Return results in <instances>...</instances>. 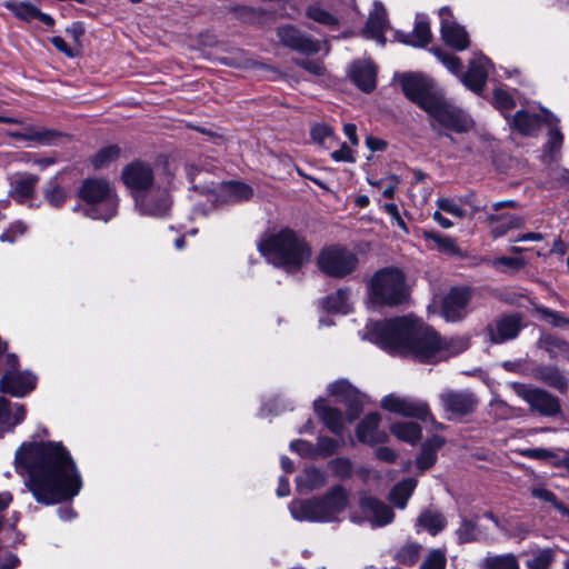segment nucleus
<instances>
[{
  "instance_id": "nucleus-1",
  "label": "nucleus",
  "mask_w": 569,
  "mask_h": 569,
  "mask_svg": "<svg viewBox=\"0 0 569 569\" xmlns=\"http://www.w3.org/2000/svg\"><path fill=\"white\" fill-rule=\"evenodd\" d=\"M16 463L28 473L27 486L38 502L53 505L73 498L82 488L74 461L59 442H24Z\"/></svg>"
},
{
  "instance_id": "nucleus-2",
  "label": "nucleus",
  "mask_w": 569,
  "mask_h": 569,
  "mask_svg": "<svg viewBox=\"0 0 569 569\" xmlns=\"http://www.w3.org/2000/svg\"><path fill=\"white\" fill-rule=\"evenodd\" d=\"M365 338L391 355L410 356L420 362H438L469 347L463 337L442 339L412 316L367 323Z\"/></svg>"
},
{
  "instance_id": "nucleus-3",
  "label": "nucleus",
  "mask_w": 569,
  "mask_h": 569,
  "mask_svg": "<svg viewBox=\"0 0 569 569\" xmlns=\"http://www.w3.org/2000/svg\"><path fill=\"white\" fill-rule=\"evenodd\" d=\"M121 178L140 213L162 217L168 212L171 207L169 192L167 188L156 186L153 169L149 163H129L123 168Z\"/></svg>"
},
{
  "instance_id": "nucleus-4",
  "label": "nucleus",
  "mask_w": 569,
  "mask_h": 569,
  "mask_svg": "<svg viewBox=\"0 0 569 569\" xmlns=\"http://www.w3.org/2000/svg\"><path fill=\"white\" fill-rule=\"evenodd\" d=\"M258 248L268 262L287 271L299 270L312 254L305 237L289 228L267 234Z\"/></svg>"
},
{
  "instance_id": "nucleus-5",
  "label": "nucleus",
  "mask_w": 569,
  "mask_h": 569,
  "mask_svg": "<svg viewBox=\"0 0 569 569\" xmlns=\"http://www.w3.org/2000/svg\"><path fill=\"white\" fill-rule=\"evenodd\" d=\"M349 503L347 490L342 486H335L322 497L293 500L289 511L293 519L309 522H333L339 520Z\"/></svg>"
},
{
  "instance_id": "nucleus-6",
  "label": "nucleus",
  "mask_w": 569,
  "mask_h": 569,
  "mask_svg": "<svg viewBox=\"0 0 569 569\" xmlns=\"http://www.w3.org/2000/svg\"><path fill=\"white\" fill-rule=\"evenodd\" d=\"M370 297L377 305H401L408 297L405 274L397 268L377 271L370 280Z\"/></svg>"
},
{
  "instance_id": "nucleus-7",
  "label": "nucleus",
  "mask_w": 569,
  "mask_h": 569,
  "mask_svg": "<svg viewBox=\"0 0 569 569\" xmlns=\"http://www.w3.org/2000/svg\"><path fill=\"white\" fill-rule=\"evenodd\" d=\"M80 197L89 204L87 214L92 219L107 221L117 213L118 199L107 180H84L80 188Z\"/></svg>"
},
{
  "instance_id": "nucleus-8",
  "label": "nucleus",
  "mask_w": 569,
  "mask_h": 569,
  "mask_svg": "<svg viewBox=\"0 0 569 569\" xmlns=\"http://www.w3.org/2000/svg\"><path fill=\"white\" fill-rule=\"evenodd\" d=\"M430 127L439 134L449 137V132L463 133L473 127V121L462 109L447 102L442 97L427 111Z\"/></svg>"
},
{
  "instance_id": "nucleus-9",
  "label": "nucleus",
  "mask_w": 569,
  "mask_h": 569,
  "mask_svg": "<svg viewBox=\"0 0 569 569\" xmlns=\"http://www.w3.org/2000/svg\"><path fill=\"white\" fill-rule=\"evenodd\" d=\"M318 268L329 277L345 278L358 267V257L342 246L323 248L317 258Z\"/></svg>"
},
{
  "instance_id": "nucleus-10",
  "label": "nucleus",
  "mask_w": 569,
  "mask_h": 569,
  "mask_svg": "<svg viewBox=\"0 0 569 569\" xmlns=\"http://www.w3.org/2000/svg\"><path fill=\"white\" fill-rule=\"evenodd\" d=\"M510 387L517 396L529 403L531 410L546 417H553L560 413L561 406L559 399L546 390L520 382H511Z\"/></svg>"
},
{
  "instance_id": "nucleus-11",
  "label": "nucleus",
  "mask_w": 569,
  "mask_h": 569,
  "mask_svg": "<svg viewBox=\"0 0 569 569\" xmlns=\"http://www.w3.org/2000/svg\"><path fill=\"white\" fill-rule=\"evenodd\" d=\"M472 291L468 287H455L442 298L440 315L448 322H458L469 313Z\"/></svg>"
},
{
  "instance_id": "nucleus-12",
  "label": "nucleus",
  "mask_w": 569,
  "mask_h": 569,
  "mask_svg": "<svg viewBox=\"0 0 569 569\" xmlns=\"http://www.w3.org/2000/svg\"><path fill=\"white\" fill-rule=\"evenodd\" d=\"M381 407L405 417L433 421L428 403L419 399L388 395L381 399Z\"/></svg>"
},
{
  "instance_id": "nucleus-13",
  "label": "nucleus",
  "mask_w": 569,
  "mask_h": 569,
  "mask_svg": "<svg viewBox=\"0 0 569 569\" xmlns=\"http://www.w3.org/2000/svg\"><path fill=\"white\" fill-rule=\"evenodd\" d=\"M401 86L406 97L417 103L426 112L440 97L430 91L428 79L419 74L405 76Z\"/></svg>"
},
{
  "instance_id": "nucleus-14",
  "label": "nucleus",
  "mask_w": 569,
  "mask_h": 569,
  "mask_svg": "<svg viewBox=\"0 0 569 569\" xmlns=\"http://www.w3.org/2000/svg\"><path fill=\"white\" fill-rule=\"evenodd\" d=\"M441 21V37L446 44L462 51L469 46V37L463 27L458 24L448 7H442L439 10Z\"/></svg>"
},
{
  "instance_id": "nucleus-15",
  "label": "nucleus",
  "mask_w": 569,
  "mask_h": 569,
  "mask_svg": "<svg viewBox=\"0 0 569 569\" xmlns=\"http://www.w3.org/2000/svg\"><path fill=\"white\" fill-rule=\"evenodd\" d=\"M37 385V377L29 371H6L0 381V391L14 397H24Z\"/></svg>"
},
{
  "instance_id": "nucleus-16",
  "label": "nucleus",
  "mask_w": 569,
  "mask_h": 569,
  "mask_svg": "<svg viewBox=\"0 0 569 569\" xmlns=\"http://www.w3.org/2000/svg\"><path fill=\"white\" fill-rule=\"evenodd\" d=\"M491 67L490 60L481 53L473 54L466 73L460 76L462 83L476 93H480Z\"/></svg>"
},
{
  "instance_id": "nucleus-17",
  "label": "nucleus",
  "mask_w": 569,
  "mask_h": 569,
  "mask_svg": "<svg viewBox=\"0 0 569 569\" xmlns=\"http://www.w3.org/2000/svg\"><path fill=\"white\" fill-rule=\"evenodd\" d=\"M443 409L453 416H466L477 407V399L469 391L445 390L440 393Z\"/></svg>"
},
{
  "instance_id": "nucleus-18",
  "label": "nucleus",
  "mask_w": 569,
  "mask_h": 569,
  "mask_svg": "<svg viewBox=\"0 0 569 569\" xmlns=\"http://www.w3.org/2000/svg\"><path fill=\"white\" fill-rule=\"evenodd\" d=\"M277 33L284 46L296 51L306 54H312L320 51V42L318 40H313L310 37L302 34L293 26L280 27Z\"/></svg>"
},
{
  "instance_id": "nucleus-19",
  "label": "nucleus",
  "mask_w": 569,
  "mask_h": 569,
  "mask_svg": "<svg viewBox=\"0 0 569 569\" xmlns=\"http://www.w3.org/2000/svg\"><path fill=\"white\" fill-rule=\"evenodd\" d=\"M330 395L348 406V417L355 420L362 410L363 397L346 380H339L328 387Z\"/></svg>"
},
{
  "instance_id": "nucleus-20",
  "label": "nucleus",
  "mask_w": 569,
  "mask_h": 569,
  "mask_svg": "<svg viewBox=\"0 0 569 569\" xmlns=\"http://www.w3.org/2000/svg\"><path fill=\"white\" fill-rule=\"evenodd\" d=\"M360 508L372 527L389 525L395 517L392 509L388 505L370 496L361 498Z\"/></svg>"
},
{
  "instance_id": "nucleus-21",
  "label": "nucleus",
  "mask_w": 569,
  "mask_h": 569,
  "mask_svg": "<svg viewBox=\"0 0 569 569\" xmlns=\"http://www.w3.org/2000/svg\"><path fill=\"white\" fill-rule=\"evenodd\" d=\"M522 328L521 317L519 315L502 316L489 327L490 340L495 343H502L515 339Z\"/></svg>"
},
{
  "instance_id": "nucleus-22",
  "label": "nucleus",
  "mask_w": 569,
  "mask_h": 569,
  "mask_svg": "<svg viewBox=\"0 0 569 569\" xmlns=\"http://www.w3.org/2000/svg\"><path fill=\"white\" fill-rule=\"evenodd\" d=\"M389 28L387 11L380 1H375L373 9L363 28V34L369 39L377 40L381 46L385 44V32Z\"/></svg>"
},
{
  "instance_id": "nucleus-23",
  "label": "nucleus",
  "mask_w": 569,
  "mask_h": 569,
  "mask_svg": "<svg viewBox=\"0 0 569 569\" xmlns=\"http://www.w3.org/2000/svg\"><path fill=\"white\" fill-rule=\"evenodd\" d=\"M355 84L363 92H371L376 88V66L370 61H357L349 71Z\"/></svg>"
},
{
  "instance_id": "nucleus-24",
  "label": "nucleus",
  "mask_w": 569,
  "mask_h": 569,
  "mask_svg": "<svg viewBox=\"0 0 569 569\" xmlns=\"http://www.w3.org/2000/svg\"><path fill=\"white\" fill-rule=\"evenodd\" d=\"M380 415L377 412L367 415L357 428V437L363 443H379L387 439V435L378 429Z\"/></svg>"
},
{
  "instance_id": "nucleus-25",
  "label": "nucleus",
  "mask_w": 569,
  "mask_h": 569,
  "mask_svg": "<svg viewBox=\"0 0 569 569\" xmlns=\"http://www.w3.org/2000/svg\"><path fill=\"white\" fill-rule=\"evenodd\" d=\"M550 117L551 114L546 110H542V116L519 110L512 119V124L521 134H532L541 127L542 122H550Z\"/></svg>"
},
{
  "instance_id": "nucleus-26",
  "label": "nucleus",
  "mask_w": 569,
  "mask_h": 569,
  "mask_svg": "<svg viewBox=\"0 0 569 569\" xmlns=\"http://www.w3.org/2000/svg\"><path fill=\"white\" fill-rule=\"evenodd\" d=\"M398 39L413 47H425L431 40V31L429 22L425 16L418 14L416 18V24L410 33H397Z\"/></svg>"
},
{
  "instance_id": "nucleus-27",
  "label": "nucleus",
  "mask_w": 569,
  "mask_h": 569,
  "mask_svg": "<svg viewBox=\"0 0 569 569\" xmlns=\"http://www.w3.org/2000/svg\"><path fill=\"white\" fill-rule=\"evenodd\" d=\"M313 407L327 428L336 435H341L343 429L342 413L338 409L327 406L323 399L315 400Z\"/></svg>"
},
{
  "instance_id": "nucleus-28",
  "label": "nucleus",
  "mask_w": 569,
  "mask_h": 569,
  "mask_svg": "<svg viewBox=\"0 0 569 569\" xmlns=\"http://www.w3.org/2000/svg\"><path fill=\"white\" fill-rule=\"evenodd\" d=\"M535 377L547 386L557 389L561 393H566L568 390L567 377L555 366H540L536 368Z\"/></svg>"
},
{
  "instance_id": "nucleus-29",
  "label": "nucleus",
  "mask_w": 569,
  "mask_h": 569,
  "mask_svg": "<svg viewBox=\"0 0 569 569\" xmlns=\"http://www.w3.org/2000/svg\"><path fill=\"white\" fill-rule=\"evenodd\" d=\"M39 178L34 174H18L11 180V196L19 202L31 198Z\"/></svg>"
},
{
  "instance_id": "nucleus-30",
  "label": "nucleus",
  "mask_w": 569,
  "mask_h": 569,
  "mask_svg": "<svg viewBox=\"0 0 569 569\" xmlns=\"http://www.w3.org/2000/svg\"><path fill=\"white\" fill-rule=\"evenodd\" d=\"M445 443L439 436H432L422 443L421 451L417 457V467L420 471L431 468L437 460V451Z\"/></svg>"
},
{
  "instance_id": "nucleus-31",
  "label": "nucleus",
  "mask_w": 569,
  "mask_h": 569,
  "mask_svg": "<svg viewBox=\"0 0 569 569\" xmlns=\"http://www.w3.org/2000/svg\"><path fill=\"white\" fill-rule=\"evenodd\" d=\"M489 221L491 222V234L493 238L502 237L511 229L521 228L525 224V219L516 214H490Z\"/></svg>"
},
{
  "instance_id": "nucleus-32",
  "label": "nucleus",
  "mask_w": 569,
  "mask_h": 569,
  "mask_svg": "<svg viewBox=\"0 0 569 569\" xmlns=\"http://www.w3.org/2000/svg\"><path fill=\"white\" fill-rule=\"evenodd\" d=\"M26 418V409L23 405H11L6 398H0V423L9 429L21 423Z\"/></svg>"
},
{
  "instance_id": "nucleus-33",
  "label": "nucleus",
  "mask_w": 569,
  "mask_h": 569,
  "mask_svg": "<svg viewBox=\"0 0 569 569\" xmlns=\"http://www.w3.org/2000/svg\"><path fill=\"white\" fill-rule=\"evenodd\" d=\"M422 237L425 240H430L436 244V248L439 252L451 256V257H461V249L457 246L455 239L449 236H445L437 231H422Z\"/></svg>"
},
{
  "instance_id": "nucleus-34",
  "label": "nucleus",
  "mask_w": 569,
  "mask_h": 569,
  "mask_svg": "<svg viewBox=\"0 0 569 569\" xmlns=\"http://www.w3.org/2000/svg\"><path fill=\"white\" fill-rule=\"evenodd\" d=\"M326 482L325 473L318 468H307L297 477V486L300 491H311L322 487Z\"/></svg>"
},
{
  "instance_id": "nucleus-35",
  "label": "nucleus",
  "mask_w": 569,
  "mask_h": 569,
  "mask_svg": "<svg viewBox=\"0 0 569 569\" xmlns=\"http://www.w3.org/2000/svg\"><path fill=\"white\" fill-rule=\"evenodd\" d=\"M481 569H520L519 559L513 553L487 556L481 562Z\"/></svg>"
},
{
  "instance_id": "nucleus-36",
  "label": "nucleus",
  "mask_w": 569,
  "mask_h": 569,
  "mask_svg": "<svg viewBox=\"0 0 569 569\" xmlns=\"http://www.w3.org/2000/svg\"><path fill=\"white\" fill-rule=\"evenodd\" d=\"M395 437L408 443H416L421 438V427L415 422H397L390 427Z\"/></svg>"
},
{
  "instance_id": "nucleus-37",
  "label": "nucleus",
  "mask_w": 569,
  "mask_h": 569,
  "mask_svg": "<svg viewBox=\"0 0 569 569\" xmlns=\"http://www.w3.org/2000/svg\"><path fill=\"white\" fill-rule=\"evenodd\" d=\"M417 481L412 478H408L399 482L393 487L390 492V500L399 508H405L408 499L412 495Z\"/></svg>"
},
{
  "instance_id": "nucleus-38",
  "label": "nucleus",
  "mask_w": 569,
  "mask_h": 569,
  "mask_svg": "<svg viewBox=\"0 0 569 569\" xmlns=\"http://www.w3.org/2000/svg\"><path fill=\"white\" fill-rule=\"evenodd\" d=\"M530 492L533 498L551 505L562 516L569 517V508L563 502L559 501L557 496L545 486H533Z\"/></svg>"
},
{
  "instance_id": "nucleus-39",
  "label": "nucleus",
  "mask_w": 569,
  "mask_h": 569,
  "mask_svg": "<svg viewBox=\"0 0 569 569\" xmlns=\"http://www.w3.org/2000/svg\"><path fill=\"white\" fill-rule=\"evenodd\" d=\"M252 189L246 183L231 181L222 187V196L232 202L248 200L252 197Z\"/></svg>"
},
{
  "instance_id": "nucleus-40",
  "label": "nucleus",
  "mask_w": 569,
  "mask_h": 569,
  "mask_svg": "<svg viewBox=\"0 0 569 569\" xmlns=\"http://www.w3.org/2000/svg\"><path fill=\"white\" fill-rule=\"evenodd\" d=\"M349 297L350 291L348 289H339L325 299L323 307L331 312L347 313L350 309Z\"/></svg>"
},
{
  "instance_id": "nucleus-41",
  "label": "nucleus",
  "mask_w": 569,
  "mask_h": 569,
  "mask_svg": "<svg viewBox=\"0 0 569 569\" xmlns=\"http://www.w3.org/2000/svg\"><path fill=\"white\" fill-rule=\"evenodd\" d=\"M3 6L17 18L24 21H31L36 19L37 14H39V9L27 1L9 0L6 1Z\"/></svg>"
},
{
  "instance_id": "nucleus-42",
  "label": "nucleus",
  "mask_w": 569,
  "mask_h": 569,
  "mask_svg": "<svg viewBox=\"0 0 569 569\" xmlns=\"http://www.w3.org/2000/svg\"><path fill=\"white\" fill-rule=\"evenodd\" d=\"M556 558V549L545 548L533 552L526 561L527 569H550Z\"/></svg>"
},
{
  "instance_id": "nucleus-43",
  "label": "nucleus",
  "mask_w": 569,
  "mask_h": 569,
  "mask_svg": "<svg viewBox=\"0 0 569 569\" xmlns=\"http://www.w3.org/2000/svg\"><path fill=\"white\" fill-rule=\"evenodd\" d=\"M418 525L427 529L431 535H437L445 528L446 520L441 513L427 510L418 518Z\"/></svg>"
},
{
  "instance_id": "nucleus-44",
  "label": "nucleus",
  "mask_w": 569,
  "mask_h": 569,
  "mask_svg": "<svg viewBox=\"0 0 569 569\" xmlns=\"http://www.w3.org/2000/svg\"><path fill=\"white\" fill-rule=\"evenodd\" d=\"M44 199L52 207H61L67 199V191L61 187L57 179H51L43 191Z\"/></svg>"
},
{
  "instance_id": "nucleus-45",
  "label": "nucleus",
  "mask_w": 569,
  "mask_h": 569,
  "mask_svg": "<svg viewBox=\"0 0 569 569\" xmlns=\"http://www.w3.org/2000/svg\"><path fill=\"white\" fill-rule=\"evenodd\" d=\"M120 157V148L118 146H108L100 149L92 159L96 169L110 166Z\"/></svg>"
},
{
  "instance_id": "nucleus-46",
  "label": "nucleus",
  "mask_w": 569,
  "mask_h": 569,
  "mask_svg": "<svg viewBox=\"0 0 569 569\" xmlns=\"http://www.w3.org/2000/svg\"><path fill=\"white\" fill-rule=\"evenodd\" d=\"M306 16L323 26L335 27L338 24V19L331 12L318 4L309 6L307 8Z\"/></svg>"
},
{
  "instance_id": "nucleus-47",
  "label": "nucleus",
  "mask_w": 569,
  "mask_h": 569,
  "mask_svg": "<svg viewBox=\"0 0 569 569\" xmlns=\"http://www.w3.org/2000/svg\"><path fill=\"white\" fill-rule=\"evenodd\" d=\"M420 549L417 543H408L398 550L396 559L405 566H412L419 559Z\"/></svg>"
},
{
  "instance_id": "nucleus-48",
  "label": "nucleus",
  "mask_w": 569,
  "mask_h": 569,
  "mask_svg": "<svg viewBox=\"0 0 569 569\" xmlns=\"http://www.w3.org/2000/svg\"><path fill=\"white\" fill-rule=\"evenodd\" d=\"M433 53L439 59V61L453 74L460 78L461 73V61L458 57L445 52L440 49H435Z\"/></svg>"
},
{
  "instance_id": "nucleus-49",
  "label": "nucleus",
  "mask_w": 569,
  "mask_h": 569,
  "mask_svg": "<svg viewBox=\"0 0 569 569\" xmlns=\"http://www.w3.org/2000/svg\"><path fill=\"white\" fill-rule=\"evenodd\" d=\"M456 533L460 543H467L478 539L477 526L471 520L463 519Z\"/></svg>"
},
{
  "instance_id": "nucleus-50",
  "label": "nucleus",
  "mask_w": 569,
  "mask_h": 569,
  "mask_svg": "<svg viewBox=\"0 0 569 569\" xmlns=\"http://www.w3.org/2000/svg\"><path fill=\"white\" fill-rule=\"evenodd\" d=\"M446 565L447 559L445 552L440 549H433L428 553L420 569H446Z\"/></svg>"
},
{
  "instance_id": "nucleus-51",
  "label": "nucleus",
  "mask_w": 569,
  "mask_h": 569,
  "mask_svg": "<svg viewBox=\"0 0 569 569\" xmlns=\"http://www.w3.org/2000/svg\"><path fill=\"white\" fill-rule=\"evenodd\" d=\"M437 207L439 210L456 218H465L467 214V211L460 206V203L452 198H439L437 200Z\"/></svg>"
},
{
  "instance_id": "nucleus-52",
  "label": "nucleus",
  "mask_w": 569,
  "mask_h": 569,
  "mask_svg": "<svg viewBox=\"0 0 569 569\" xmlns=\"http://www.w3.org/2000/svg\"><path fill=\"white\" fill-rule=\"evenodd\" d=\"M492 266L501 271H518L526 266V261L520 257H500L492 261Z\"/></svg>"
},
{
  "instance_id": "nucleus-53",
  "label": "nucleus",
  "mask_w": 569,
  "mask_h": 569,
  "mask_svg": "<svg viewBox=\"0 0 569 569\" xmlns=\"http://www.w3.org/2000/svg\"><path fill=\"white\" fill-rule=\"evenodd\" d=\"M27 231V224L20 220L11 223L9 228L0 234L1 242L13 243Z\"/></svg>"
},
{
  "instance_id": "nucleus-54",
  "label": "nucleus",
  "mask_w": 569,
  "mask_h": 569,
  "mask_svg": "<svg viewBox=\"0 0 569 569\" xmlns=\"http://www.w3.org/2000/svg\"><path fill=\"white\" fill-rule=\"evenodd\" d=\"M536 311L542 319L552 326L563 327L569 325V320L560 312L552 311L546 307H538Z\"/></svg>"
},
{
  "instance_id": "nucleus-55",
  "label": "nucleus",
  "mask_w": 569,
  "mask_h": 569,
  "mask_svg": "<svg viewBox=\"0 0 569 569\" xmlns=\"http://www.w3.org/2000/svg\"><path fill=\"white\" fill-rule=\"evenodd\" d=\"M27 138L30 140L38 141L42 144H52L59 138V133L53 130L38 129L30 130L27 134Z\"/></svg>"
},
{
  "instance_id": "nucleus-56",
  "label": "nucleus",
  "mask_w": 569,
  "mask_h": 569,
  "mask_svg": "<svg viewBox=\"0 0 569 569\" xmlns=\"http://www.w3.org/2000/svg\"><path fill=\"white\" fill-rule=\"evenodd\" d=\"M399 183H400V180L396 176H391L386 179H380L377 182H371V184L381 188L382 196L388 199L393 198Z\"/></svg>"
},
{
  "instance_id": "nucleus-57",
  "label": "nucleus",
  "mask_w": 569,
  "mask_h": 569,
  "mask_svg": "<svg viewBox=\"0 0 569 569\" xmlns=\"http://www.w3.org/2000/svg\"><path fill=\"white\" fill-rule=\"evenodd\" d=\"M519 453L522 457L536 460H547L551 458H557V455L553 450L545 448H526L521 449Z\"/></svg>"
},
{
  "instance_id": "nucleus-58",
  "label": "nucleus",
  "mask_w": 569,
  "mask_h": 569,
  "mask_svg": "<svg viewBox=\"0 0 569 569\" xmlns=\"http://www.w3.org/2000/svg\"><path fill=\"white\" fill-rule=\"evenodd\" d=\"M493 100L496 107L501 111H508L515 107L513 98L508 92L500 88L493 91Z\"/></svg>"
},
{
  "instance_id": "nucleus-59",
  "label": "nucleus",
  "mask_w": 569,
  "mask_h": 569,
  "mask_svg": "<svg viewBox=\"0 0 569 569\" xmlns=\"http://www.w3.org/2000/svg\"><path fill=\"white\" fill-rule=\"evenodd\" d=\"M310 134L315 142L323 143L327 138L333 134V130L326 123H317L311 128Z\"/></svg>"
},
{
  "instance_id": "nucleus-60",
  "label": "nucleus",
  "mask_w": 569,
  "mask_h": 569,
  "mask_svg": "<svg viewBox=\"0 0 569 569\" xmlns=\"http://www.w3.org/2000/svg\"><path fill=\"white\" fill-rule=\"evenodd\" d=\"M563 136L557 128H551L549 131V138L547 142V149L550 152L551 158L558 152L562 146Z\"/></svg>"
},
{
  "instance_id": "nucleus-61",
  "label": "nucleus",
  "mask_w": 569,
  "mask_h": 569,
  "mask_svg": "<svg viewBox=\"0 0 569 569\" xmlns=\"http://www.w3.org/2000/svg\"><path fill=\"white\" fill-rule=\"evenodd\" d=\"M296 63L311 74L322 76L325 73V67L320 60L298 59Z\"/></svg>"
},
{
  "instance_id": "nucleus-62",
  "label": "nucleus",
  "mask_w": 569,
  "mask_h": 569,
  "mask_svg": "<svg viewBox=\"0 0 569 569\" xmlns=\"http://www.w3.org/2000/svg\"><path fill=\"white\" fill-rule=\"evenodd\" d=\"M382 208L391 217L392 222L407 233L408 228L400 216L398 206L396 203H385Z\"/></svg>"
},
{
  "instance_id": "nucleus-63",
  "label": "nucleus",
  "mask_w": 569,
  "mask_h": 569,
  "mask_svg": "<svg viewBox=\"0 0 569 569\" xmlns=\"http://www.w3.org/2000/svg\"><path fill=\"white\" fill-rule=\"evenodd\" d=\"M339 447V442L329 437H320L318 440V450L325 456L333 455Z\"/></svg>"
},
{
  "instance_id": "nucleus-64",
  "label": "nucleus",
  "mask_w": 569,
  "mask_h": 569,
  "mask_svg": "<svg viewBox=\"0 0 569 569\" xmlns=\"http://www.w3.org/2000/svg\"><path fill=\"white\" fill-rule=\"evenodd\" d=\"M331 157L337 162H353L355 157L352 150L343 143L340 149L333 151Z\"/></svg>"
}]
</instances>
